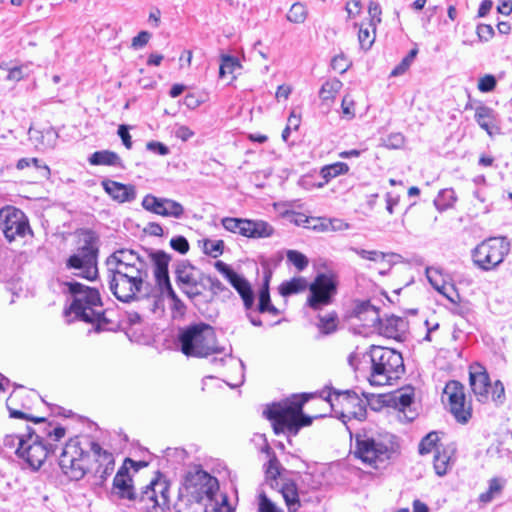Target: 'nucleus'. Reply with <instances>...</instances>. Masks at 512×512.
<instances>
[{
    "instance_id": "37",
    "label": "nucleus",
    "mask_w": 512,
    "mask_h": 512,
    "mask_svg": "<svg viewBox=\"0 0 512 512\" xmlns=\"http://www.w3.org/2000/svg\"><path fill=\"white\" fill-rule=\"evenodd\" d=\"M506 480L499 477H494L489 480L488 490L479 495V502L487 504L490 503L496 496L500 495Z\"/></svg>"
},
{
    "instance_id": "16",
    "label": "nucleus",
    "mask_w": 512,
    "mask_h": 512,
    "mask_svg": "<svg viewBox=\"0 0 512 512\" xmlns=\"http://www.w3.org/2000/svg\"><path fill=\"white\" fill-rule=\"evenodd\" d=\"M180 489L195 496H200L204 502H212L219 490V483L217 478L202 469H197L187 473Z\"/></svg>"
},
{
    "instance_id": "64",
    "label": "nucleus",
    "mask_w": 512,
    "mask_h": 512,
    "mask_svg": "<svg viewBox=\"0 0 512 512\" xmlns=\"http://www.w3.org/2000/svg\"><path fill=\"white\" fill-rule=\"evenodd\" d=\"M146 148H147V150H149L155 154L161 155V156L168 155L170 152L169 148L165 144L158 142V141L148 142L146 144Z\"/></svg>"
},
{
    "instance_id": "25",
    "label": "nucleus",
    "mask_w": 512,
    "mask_h": 512,
    "mask_svg": "<svg viewBox=\"0 0 512 512\" xmlns=\"http://www.w3.org/2000/svg\"><path fill=\"white\" fill-rule=\"evenodd\" d=\"M207 504L200 496L179 489L178 499L174 504L175 512H206Z\"/></svg>"
},
{
    "instance_id": "8",
    "label": "nucleus",
    "mask_w": 512,
    "mask_h": 512,
    "mask_svg": "<svg viewBox=\"0 0 512 512\" xmlns=\"http://www.w3.org/2000/svg\"><path fill=\"white\" fill-rule=\"evenodd\" d=\"M148 258L153 264V274L157 290L159 291V297L170 299L172 311L178 315H184L187 309L186 305L174 291L169 277L170 255L162 250H157L150 252Z\"/></svg>"
},
{
    "instance_id": "22",
    "label": "nucleus",
    "mask_w": 512,
    "mask_h": 512,
    "mask_svg": "<svg viewBox=\"0 0 512 512\" xmlns=\"http://www.w3.org/2000/svg\"><path fill=\"white\" fill-rule=\"evenodd\" d=\"M469 385L480 403L489 401L491 380L486 368L479 362H474L469 366Z\"/></svg>"
},
{
    "instance_id": "17",
    "label": "nucleus",
    "mask_w": 512,
    "mask_h": 512,
    "mask_svg": "<svg viewBox=\"0 0 512 512\" xmlns=\"http://www.w3.org/2000/svg\"><path fill=\"white\" fill-rule=\"evenodd\" d=\"M221 223L227 231L247 238H268L274 234L273 226L264 220L225 217Z\"/></svg>"
},
{
    "instance_id": "42",
    "label": "nucleus",
    "mask_w": 512,
    "mask_h": 512,
    "mask_svg": "<svg viewBox=\"0 0 512 512\" xmlns=\"http://www.w3.org/2000/svg\"><path fill=\"white\" fill-rule=\"evenodd\" d=\"M337 320L338 316L335 312L320 316L318 328L325 335L331 334L337 330Z\"/></svg>"
},
{
    "instance_id": "4",
    "label": "nucleus",
    "mask_w": 512,
    "mask_h": 512,
    "mask_svg": "<svg viewBox=\"0 0 512 512\" xmlns=\"http://www.w3.org/2000/svg\"><path fill=\"white\" fill-rule=\"evenodd\" d=\"M177 346L185 356L195 358H206L224 351L217 345L213 327L202 322L180 329Z\"/></svg>"
},
{
    "instance_id": "14",
    "label": "nucleus",
    "mask_w": 512,
    "mask_h": 512,
    "mask_svg": "<svg viewBox=\"0 0 512 512\" xmlns=\"http://www.w3.org/2000/svg\"><path fill=\"white\" fill-rule=\"evenodd\" d=\"M443 394L447 398L448 408L455 420L460 424H467L472 418V403L467 400L464 385L451 380L445 385Z\"/></svg>"
},
{
    "instance_id": "29",
    "label": "nucleus",
    "mask_w": 512,
    "mask_h": 512,
    "mask_svg": "<svg viewBox=\"0 0 512 512\" xmlns=\"http://www.w3.org/2000/svg\"><path fill=\"white\" fill-rule=\"evenodd\" d=\"M271 272L267 271L263 277V283L258 293V306L257 310L260 313H269L271 315H278L280 313L279 309L275 307L270 298V280H271Z\"/></svg>"
},
{
    "instance_id": "53",
    "label": "nucleus",
    "mask_w": 512,
    "mask_h": 512,
    "mask_svg": "<svg viewBox=\"0 0 512 512\" xmlns=\"http://www.w3.org/2000/svg\"><path fill=\"white\" fill-rule=\"evenodd\" d=\"M8 74L6 78L12 81H20L24 77L28 76L30 69L28 65H17L8 68Z\"/></svg>"
},
{
    "instance_id": "62",
    "label": "nucleus",
    "mask_w": 512,
    "mask_h": 512,
    "mask_svg": "<svg viewBox=\"0 0 512 512\" xmlns=\"http://www.w3.org/2000/svg\"><path fill=\"white\" fill-rule=\"evenodd\" d=\"M26 432L23 434H10L6 435L3 440V445L5 448H15L18 449L20 440H25Z\"/></svg>"
},
{
    "instance_id": "21",
    "label": "nucleus",
    "mask_w": 512,
    "mask_h": 512,
    "mask_svg": "<svg viewBox=\"0 0 512 512\" xmlns=\"http://www.w3.org/2000/svg\"><path fill=\"white\" fill-rule=\"evenodd\" d=\"M336 394V400L342 405L343 409L346 412H342L340 418L343 423H346V418L357 419L359 421H363L367 416V403L368 397L366 400L361 399L355 391L345 390V391H334Z\"/></svg>"
},
{
    "instance_id": "39",
    "label": "nucleus",
    "mask_w": 512,
    "mask_h": 512,
    "mask_svg": "<svg viewBox=\"0 0 512 512\" xmlns=\"http://www.w3.org/2000/svg\"><path fill=\"white\" fill-rule=\"evenodd\" d=\"M240 68L241 65L236 57L230 55L223 56L219 66V77L226 79L227 76L231 75V79H233L234 72Z\"/></svg>"
},
{
    "instance_id": "7",
    "label": "nucleus",
    "mask_w": 512,
    "mask_h": 512,
    "mask_svg": "<svg viewBox=\"0 0 512 512\" xmlns=\"http://www.w3.org/2000/svg\"><path fill=\"white\" fill-rule=\"evenodd\" d=\"M369 356L371 361L369 382L371 385L390 384L404 371L402 355L394 349L371 346Z\"/></svg>"
},
{
    "instance_id": "11",
    "label": "nucleus",
    "mask_w": 512,
    "mask_h": 512,
    "mask_svg": "<svg viewBox=\"0 0 512 512\" xmlns=\"http://www.w3.org/2000/svg\"><path fill=\"white\" fill-rule=\"evenodd\" d=\"M168 490L166 481L152 480L140 493H135L132 506L139 512H164L168 507Z\"/></svg>"
},
{
    "instance_id": "36",
    "label": "nucleus",
    "mask_w": 512,
    "mask_h": 512,
    "mask_svg": "<svg viewBox=\"0 0 512 512\" xmlns=\"http://www.w3.org/2000/svg\"><path fill=\"white\" fill-rule=\"evenodd\" d=\"M385 402L398 410H404L413 402V392L398 390L388 396Z\"/></svg>"
},
{
    "instance_id": "35",
    "label": "nucleus",
    "mask_w": 512,
    "mask_h": 512,
    "mask_svg": "<svg viewBox=\"0 0 512 512\" xmlns=\"http://www.w3.org/2000/svg\"><path fill=\"white\" fill-rule=\"evenodd\" d=\"M308 288V282L304 277H294L284 281L279 286V293L283 297L291 296L305 291Z\"/></svg>"
},
{
    "instance_id": "63",
    "label": "nucleus",
    "mask_w": 512,
    "mask_h": 512,
    "mask_svg": "<svg viewBox=\"0 0 512 512\" xmlns=\"http://www.w3.org/2000/svg\"><path fill=\"white\" fill-rule=\"evenodd\" d=\"M151 38L148 31H141L132 39L131 47L135 50L143 48Z\"/></svg>"
},
{
    "instance_id": "54",
    "label": "nucleus",
    "mask_w": 512,
    "mask_h": 512,
    "mask_svg": "<svg viewBox=\"0 0 512 512\" xmlns=\"http://www.w3.org/2000/svg\"><path fill=\"white\" fill-rule=\"evenodd\" d=\"M368 13L370 16V23L369 25L376 29V26L381 23V6L379 3L370 1L368 5Z\"/></svg>"
},
{
    "instance_id": "15",
    "label": "nucleus",
    "mask_w": 512,
    "mask_h": 512,
    "mask_svg": "<svg viewBox=\"0 0 512 512\" xmlns=\"http://www.w3.org/2000/svg\"><path fill=\"white\" fill-rule=\"evenodd\" d=\"M204 276L205 274L198 273V270L187 260L178 262L175 267L176 284L190 300L202 295L205 289Z\"/></svg>"
},
{
    "instance_id": "5",
    "label": "nucleus",
    "mask_w": 512,
    "mask_h": 512,
    "mask_svg": "<svg viewBox=\"0 0 512 512\" xmlns=\"http://www.w3.org/2000/svg\"><path fill=\"white\" fill-rule=\"evenodd\" d=\"M98 254V237L93 231L86 230L65 260V268L76 277L93 281L98 277Z\"/></svg>"
},
{
    "instance_id": "30",
    "label": "nucleus",
    "mask_w": 512,
    "mask_h": 512,
    "mask_svg": "<svg viewBox=\"0 0 512 512\" xmlns=\"http://www.w3.org/2000/svg\"><path fill=\"white\" fill-rule=\"evenodd\" d=\"M28 135L29 140L40 150L52 149L58 138V134L52 128L38 130L31 127Z\"/></svg>"
},
{
    "instance_id": "24",
    "label": "nucleus",
    "mask_w": 512,
    "mask_h": 512,
    "mask_svg": "<svg viewBox=\"0 0 512 512\" xmlns=\"http://www.w3.org/2000/svg\"><path fill=\"white\" fill-rule=\"evenodd\" d=\"M113 493L120 499H126L131 502L135 497V489L132 484V478L129 475L128 468L122 466L119 468L113 480Z\"/></svg>"
},
{
    "instance_id": "33",
    "label": "nucleus",
    "mask_w": 512,
    "mask_h": 512,
    "mask_svg": "<svg viewBox=\"0 0 512 512\" xmlns=\"http://www.w3.org/2000/svg\"><path fill=\"white\" fill-rule=\"evenodd\" d=\"M280 492L289 512H297L301 507L297 485L290 480L282 483Z\"/></svg>"
},
{
    "instance_id": "61",
    "label": "nucleus",
    "mask_w": 512,
    "mask_h": 512,
    "mask_svg": "<svg viewBox=\"0 0 512 512\" xmlns=\"http://www.w3.org/2000/svg\"><path fill=\"white\" fill-rule=\"evenodd\" d=\"M476 33L480 41L488 42L494 36V29L489 24H479Z\"/></svg>"
},
{
    "instance_id": "20",
    "label": "nucleus",
    "mask_w": 512,
    "mask_h": 512,
    "mask_svg": "<svg viewBox=\"0 0 512 512\" xmlns=\"http://www.w3.org/2000/svg\"><path fill=\"white\" fill-rule=\"evenodd\" d=\"M141 206L150 213L176 219L182 218L185 211L180 202L171 198L157 197L153 194L145 195L142 199Z\"/></svg>"
},
{
    "instance_id": "27",
    "label": "nucleus",
    "mask_w": 512,
    "mask_h": 512,
    "mask_svg": "<svg viewBox=\"0 0 512 512\" xmlns=\"http://www.w3.org/2000/svg\"><path fill=\"white\" fill-rule=\"evenodd\" d=\"M430 272H431V269L427 268L426 269V275H427V278H428L429 282L431 283V285L438 292H440L442 295H444L452 304L455 305V307L451 311L454 314H457V315H460V316H463V317L468 315L469 312H470V308L466 304H460L459 303L460 295L455 290L454 286H450V288H449L450 292H449L448 288L445 285L439 286L437 283H435L433 281L432 277L430 276Z\"/></svg>"
},
{
    "instance_id": "51",
    "label": "nucleus",
    "mask_w": 512,
    "mask_h": 512,
    "mask_svg": "<svg viewBox=\"0 0 512 512\" xmlns=\"http://www.w3.org/2000/svg\"><path fill=\"white\" fill-rule=\"evenodd\" d=\"M224 251V241L223 240H206L204 242V252L205 254L217 258Z\"/></svg>"
},
{
    "instance_id": "40",
    "label": "nucleus",
    "mask_w": 512,
    "mask_h": 512,
    "mask_svg": "<svg viewBox=\"0 0 512 512\" xmlns=\"http://www.w3.org/2000/svg\"><path fill=\"white\" fill-rule=\"evenodd\" d=\"M439 442V436L437 432L428 433L419 443V453L421 455L429 454L433 450L435 453L437 452V448L439 446L437 443Z\"/></svg>"
},
{
    "instance_id": "55",
    "label": "nucleus",
    "mask_w": 512,
    "mask_h": 512,
    "mask_svg": "<svg viewBox=\"0 0 512 512\" xmlns=\"http://www.w3.org/2000/svg\"><path fill=\"white\" fill-rule=\"evenodd\" d=\"M351 65V62L343 55L335 56L331 61L332 69L340 74L345 73Z\"/></svg>"
},
{
    "instance_id": "28",
    "label": "nucleus",
    "mask_w": 512,
    "mask_h": 512,
    "mask_svg": "<svg viewBox=\"0 0 512 512\" xmlns=\"http://www.w3.org/2000/svg\"><path fill=\"white\" fill-rule=\"evenodd\" d=\"M271 272L267 271L263 277V283L258 293V306L257 310L260 313H269L271 315H278L280 313L279 309L275 307L270 298V280H271Z\"/></svg>"
},
{
    "instance_id": "41",
    "label": "nucleus",
    "mask_w": 512,
    "mask_h": 512,
    "mask_svg": "<svg viewBox=\"0 0 512 512\" xmlns=\"http://www.w3.org/2000/svg\"><path fill=\"white\" fill-rule=\"evenodd\" d=\"M264 451L269 455L272 454V457L269 459L265 470L266 478L276 480L277 477L280 475V463L276 458L275 453L271 450L267 443L265 444Z\"/></svg>"
},
{
    "instance_id": "32",
    "label": "nucleus",
    "mask_w": 512,
    "mask_h": 512,
    "mask_svg": "<svg viewBox=\"0 0 512 512\" xmlns=\"http://www.w3.org/2000/svg\"><path fill=\"white\" fill-rule=\"evenodd\" d=\"M475 120L489 135H492L493 130L497 128L496 113L493 109L486 106L476 108Z\"/></svg>"
},
{
    "instance_id": "49",
    "label": "nucleus",
    "mask_w": 512,
    "mask_h": 512,
    "mask_svg": "<svg viewBox=\"0 0 512 512\" xmlns=\"http://www.w3.org/2000/svg\"><path fill=\"white\" fill-rule=\"evenodd\" d=\"M350 250L360 256L362 259L370 260V261H383L386 257V254L377 250H365L356 247H351Z\"/></svg>"
},
{
    "instance_id": "1",
    "label": "nucleus",
    "mask_w": 512,
    "mask_h": 512,
    "mask_svg": "<svg viewBox=\"0 0 512 512\" xmlns=\"http://www.w3.org/2000/svg\"><path fill=\"white\" fill-rule=\"evenodd\" d=\"M42 433L38 435L30 426L26 427V438L20 440L17 457L31 468L38 470L44 461L54 456L58 460L62 473L72 481H79L90 471V453L93 454L97 466L92 477L94 484L102 486L113 473L115 459L111 452L104 450L97 442L89 437H74L69 439L63 447L59 448V442L66 433L62 426L53 427L51 423L44 426Z\"/></svg>"
},
{
    "instance_id": "48",
    "label": "nucleus",
    "mask_w": 512,
    "mask_h": 512,
    "mask_svg": "<svg viewBox=\"0 0 512 512\" xmlns=\"http://www.w3.org/2000/svg\"><path fill=\"white\" fill-rule=\"evenodd\" d=\"M375 30L376 29L373 28L371 33L369 28L360 26L358 31V41L362 49L369 50L372 47L375 41Z\"/></svg>"
},
{
    "instance_id": "46",
    "label": "nucleus",
    "mask_w": 512,
    "mask_h": 512,
    "mask_svg": "<svg viewBox=\"0 0 512 512\" xmlns=\"http://www.w3.org/2000/svg\"><path fill=\"white\" fill-rule=\"evenodd\" d=\"M291 221L293 223H295L297 226H304L307 228H312L314 230L319 229V230L323 231V230H327V227H328L326 224H323V223H321L320 226H318L317 224L311 225V222L319 221V219L307 217L306 215L301 214V213L294 214L293 219Z\"/></svg>"
},
{
    "instance_id": "59",
    "label": "nucleus",
    "mask_w": 512,
    "mask_h": 512,
    "mask_svg": "<svg viewBox=\"0 0 512 512\" xmlns=\"http://www.w3.org/2000/svg\"><path fill=\"white\" fill-rule=\"evenodd\" d=\"M496 86V78L493 75H485L478 82V89L482 93L491 92Z\"/></svg>"
},
{
    "instance_id": "43",
    "label": "nucleus",
    "mask_w": 512,
    "mask_h": 512,
    "mask_svg": "<svg viewBox=\"0 0 512 512\" xmlns=\"http://www.w3.org/2000/svg\"><path fill=\"white\" fill-rule=\"evenodd\" d=\"M307 8L300 2L294 3L287 13V20L292 23H303L307 18Z\"/></svg>"
},
{
    "instance_id": "58",
    "label": "nucleus",
    "mask_w": 512,
    "mask_h": 512,
    "mask_svg": "<svg viewBox=\"0 0 512 512\" xmlns=\"http://www.w3.org/2000/svg\"><path fill=\"white\" fill-rule=\"evenodd\" d=\"M341 88H342V82L336 78H333V79L326 81L322 85L320 93L321 94L327 93V94L333 95V94L339 93Z\"/></svg>"
},
{
    "instance_id": "12",
    "label": "nucleus",
    "mask_w": 512,
    "mask_h": 512,
    "mask_svg": "<svg viewBox=\"0 0 512 512\" xmlns=\"http://www.w3.org/2000/svg\"><path fill=\"white\" fill-rule=\"evenodd\" d=\"M0 229L10 243L17 239H25L27 236L33 237L28 217L14 206H5L0 209Z\"/></svg>"
},
{
    "instance_id": "34",
    "label": "nucleus",
    "mask_w": 512,
    "mask_h": 512,
    "mask_svg": "<svg viewBox=\"0 0 512 512\" xmlns=\"http://www.w3.org/2000/svg\"><path fill=\"white\" fill-rule=\"evenodd\" d=\"M453 452V449L443 448L440 450V448H437L433 459V467L438 476L446 475L451 468V454Z\"/></svg>"
},
{
    "instance_id": "6",
    "label": "nucleus",
    "mask_w": 512,
    "mask_h": 512,
    "mask_svg": "<svg viewBox=\"0 0 512 512\" xmlns=\"http://www.w3.org/2000/svg\"><path fill=\"white\" fill-rule=\"evenodd\" d=\"M354 455L363 464L378 469L393 454L392 436L373 431L362 430L354 435Z\"/></svg>"
},
{
    "instance_id": "47",
    "label": "nucleus",
    "mask_w": 512,
    "mask_h": 512,
    "mask_svg": "<svg viewBox=\"0 0 512 512\" xmlns=\"http://www.w3.org/2000/svg\"><path fill=\"white\" fill-rule=\"evenodd\" d=\"M286 257L299 271L304 270L309 264L308 258L297 250H288Z\"/></svg>"
},
{
    "instance_id": "52",
    "label": "nucleus",
    "mask_w": 512,
    "mask_h": 512,
    "mask_svg": "<svg viewBox=\"0 0 512 512\" xmlns=\"http://www.w3.org/2000/svg\"><path fill=\"white\" fill-rule=\"evenodd\" d=\"M491 399L497 405L500 406L505 401V388L500 380H496L493 384L491 383Z\"/></svg>"
},
{
    "instance_id": "9",
    "label": "nucleus",
    "mask_w": 512,
    "mask_h": 512,
    "mask_svg": "<svg viewBox=\"0 0 512 512\" xmlns=\"http://www.w3.org/2000/svg\"><path fill=\"white\" fill-rule=\"evenodd\" d=\"M510 252L506 237H493L482 241L472 251L474 264L484 271L498 267Z\"/></svg>"
},
{
    "instance_id": "56",
    "label": "nucleus",
    "mask_w": 512,
    "mask_h": 512,
    "mask_svg": "<svg viewBox=\"0 0 512 512\" xmlns=\"http://www.w3.org/2000/svg\"><path fill=\"white\" fill-rule=\"evenodd\" d=\"M259 512H283L279 509L264 492L259 494Z\"/></svg>"
},
{
    "instance_id": "60",
    "label": "nucleus",
    "mask_w": 512,
    "mask_h": 512,
    "mask_svg": "<svg viewBox=\"0 0 512 512\" xmlns=\"http://www.w3.org/2000/svg\"><path fill=\"white\" fill-rule=\"evenodd\" d=\"M204 280L210 284V291L213 295H217L224 291H229L228 288L216 277L205 275Z\"/></svg>"
},
{
    "instance_id": "44",
    "label": "nucleus",
    "mask_w": 512,
    "mask_h": 512,
    "mask_svg": "<svg viewBox=\"0 0 512 512\" xmlns=\"http://www.w3.org/2000/svg\"><path fill=\"white\" fill-rule=\"evenodd\" d=\"M300 123H301L300 115L296 114L295 110H292L288 117L286 127L282 131L281 137L284 142H286V143L289 142L290 135H291L292 131H297L300 126Z\"/></svg>"
},
{
    "instance_id": "10",
    "label": "nucleus",
    "mask_w": 512,
    "mask_h": 512,
    "mask_svg": "<svg viewBox=\"0 0 512 512\" xmlns=\"http://www.w3.org/2000/svg\"><path fill=\"white\" fill-rule=\"evenodd\" d=\"M148 271L122 272L108 271L109 289L112 294L121 302L129 303L136 299L141 293Z\"/></svg>"
},
{
    "instance_id": "50",
    "label": "nucleus",
    "mask_w": 512,
    "mask_h": 512,
    "mask_svg": "<svg viewBox=\"0 0 512 512\" xmlns=\"http://www.w3.org/2000/svg\"><path fill=\"white\" fill-rule=\"evenodd\" d=\"M405 137L400 132L389 134L385 139H382V145L388 149H400L404 146Z\"/></svg>"
},
{
    "instance_id": "26",
    "label": "nucleus",
    "mask_w": 512,
    "mask_h": 512,
    "mask_svg": "<svg viewBox=\"0 0 512 512\" xmlns=\"http://www.w3.org/2000/svg\"><path fill=\"white\" fill-rule=\"evenodd\" d=\"M379 320V332L385 337L400 339L406 331L407 322L404 318L391 315Z\"/></svg>"
},
{
    "instance_id": "38",
    "label": "nucleus",
    "mask_w": 512,
    "mask_h": 512,
    "mask_svg": "<svg viewBox=\"0 0 512 512\" xmlns=\"http://www.w3.org/2000/svg\"><path fill=\"white\" fill-rule=\"evenodd\" d=\"M457 197L455 191L451 188L442 189L434 199V206L439 212L452 208Z\"/></svg>"
},
{
    "instance_id": "18",
    "label": "nucleus",
    "mask_w": 512,
    "mask_h": 512,
    "mask_svg": "<svg viewBox=\"0 0 512 512\" xmlns=\"http://www.w3.org/2000/svg\"><path fill=\"white\" fill-rule=\"evenodd\" d=\"M108 271L142 272L148 271L146 261L133 250L119 249L106 259Z\"/></svg>"
},
{
    "instance_id": "3",
    "label": "nucleus",
    "mask_w": 512,
    "mask_h": 512,
    "mask_svg": "<svg viewBox=\"0 0 512 512\" xmlns=\"http://www.w3.org/2000/svg\"><path fill=\"white\" fill-rule=\"evenodd\" d=\"M65 286L72 296V302L65 312L74 314L78 320L95 325L96 332L107 330L110 321L102 310L99 291L76 281L66 282Z\"/></svg>"
},
{
    "instance_id": "45",
    "label": "nucleus",
    "mask_w": 512,
    "mask_h": 512,
    "mask_svg": "<svg viewBox=\"0 0 512 512\" xmlns=\"http://www.w3.org/2000/svg\"><path fill=\"white\" fill-rule=\"evenodd\" d=\"M349 171V166L344 162H336L334 164L325 166L322 169L323 177L334 178L342 174H346Z\"/></svg>"
},
{
    "instance_id": "19",
    "label": "nucleus",
    "mask_w": 512,
    "mask_h": 512,
    "mask_svg": "<svg viewBox=\"0 0 512 512\" xmlns=\"http://www.w3.org/2000/svg\"><path fill=\"white\" fill-rule=\"evenodd\" d=\"M214 267L238 292L243 301L245 309L247 311L251 310L254 306L255 295L248 280L245 279L242 275L236 273L228 264L221 260L216 261L214 263Z\"/></svg>"
},
{
    "instance_id": "13",
    "label": "nucleus",
    "mask_w": 512,
    "mask_h": 512,
    "mask_svg": "<svg viewBox=\"0 0 512 512\" xmlns=\"http://www.w3.org/2000/svg\"><path fill=\"white\" fill-rule=\"evenodd\" d=\"M308 288L307 305L311 309L318 311L333 302L337 294L338 281L332 274L320 273L308 285Z\"/></svg>"
},
{
    "instance_id": "2",
    "label": "nucleus",
    "mask_w": 512,
    "mask_h": 512,
    "mask_svg": "<svg viewBox=\"0 0 512 512\" xmlns=\"http://www.w3.org/2000/svg\"><path fill=\"white\" fill-rule=\"evenodd\" d=\"M334 391L337 390L326 386L320 392L314 394H302L300 400H287L279 403H273L267 407L264 411V415L272 421L275 434L279 435L287 432L288 435L296 436L302 427L311 425L313 421L312 417L303 413V405L309 400V398L318 395L333 406L332 395L336 397Z\"/></svg>"
},
{
    "instance_id": "57",
    "label": "nucleus",
    "mask_w": 512,
    "mask_h": 512,
    "mask_svg": "<svg viewBox=\"0 0 512 512\" xmlns=\"http://www.w3.org/2000/svg\"><path fill=\"white\" fill-rule=\"evenodd\" d=\"M170 246L180 254H186L189 251V242L184 236H176L170 240Z\"/></svg>"
},
{
    "instance_id": "23",
    "label": "nucleus",
    "mask_w": 512,
    "mask_h": 512,
    "mask_svg": "<svg viewBox=\"0 0 512 512\" xmlns=\"http://www.w3.org/2000/svg\"><path fill=\"white\" fill-rule=\"evenodd\" d=\"M101 186L112 200L120 204L132 202L137 196L136 187L132 184H123L111 179H104L101 182Z\"/></svg>"
},
{
    "instance_id": "31",
    "label": "nucleus",
    "mask_w": 512,
    "mask_h": 512,
    "mask_svg": "<svg viewBox=\"0 0 512 512\" xmlns=\"http://www.w3.org/2000/svg\"><path fill=\"white\" fill-rule=\"evenodd\" d=\"M88 162L92 166H114L123 168V163L120 156L110 150H100L92 153Z\"/></svg>"
}]
</instances>
